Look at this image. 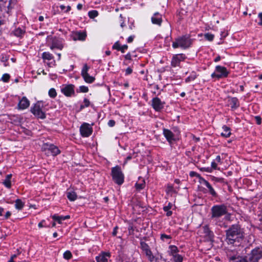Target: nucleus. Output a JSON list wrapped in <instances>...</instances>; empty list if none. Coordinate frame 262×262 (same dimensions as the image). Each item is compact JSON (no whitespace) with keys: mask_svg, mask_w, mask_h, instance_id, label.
Returning a JSON list of instances; mask_svg holds the SVG:
<instances>
[{"mask_svg":"<svg viewBox=\"0 0 262 262\" xmlns=\"http://www.w3.org/2000/svg\"><path fill=\"white\" fill-rule=\"evenodd\" d=\"M226 241L229 244H238L244 238V232L238 225H232L226 230Z\"/></svg>","mask_w":262,"mask_h":262,"instance_id":"obj_1","label":"nucleus"},{"mask_svg":"<svg viewBox=\"0 0 262 262\" xmlns=\"http://www.w3.org/2000/svg\"><path fill=\"white\" fill-rule=\"evenodd\" d=\"M192 40L189 35H185L176 39V41L172 43V47L174 48L181 47L183 48H188L191 44Z\"/></svg>","mask_w":262,"mask_h":262,"instance_id":"obj_2","label":"nucleus"},{"mask_svg":"<svg viewBox=\"0 0 262 262\" xmlns=\"http://www.w3.org/2000/svg\"><path fill=\"white\" fill-rule=\"evenodd\" d=\"M246 257L248 262H259L262 259V248H254Z\"/></svg>","mask_w":262,"mask_h":262,"instance_id":"obj_3","label":"nucleus"},{"mask_svg":"<svg viewBox=\"0 0 262 262\" xmlns=\"http://www.w3.org/2000/svg\"><path fill=\"white\" fill-rule=\"evenodd\" d=\"M211 218H219L227 213V207L224 205H215L211 209Z\"/></svg>","mask_w":262,"mask_h":262,"instance_id":"obj_4","label":"nucleus"},{"mask_svg":"<svg viewBox=\"0 0 262 262\" xmlns=\"http://www.w3.org/2000/svg\"><path fill=\"white\" fill-rule=\"evenodd\" d=\"M112 175L114 182L118 185H121L123 183L124 176L119 166H116L112 169Z\"/></svg>","mask_w":262,"mask_h":262,"instance_id":"obj_5","label":"nucleus"},{"mask_svg":"<svg viewBox=\"0 0 262 262\" xmlns=\"http://www.w3.org/2000/svg\"><path fill=\"white\" fill-rule=\"evenodd\" d=\"M42 149L45 151V154L48 156H55L60 153V150L58 147L53 144L45 143L42 146Z\"/></svg>","mask_w":262,"mask_h":262,"instance_id":"obj_6","label":"nucleus"},{"mask_svg":"<svg viewBox=\"0 0 262 262\" xmlns=\"http://www.w3.org/2000/svg\"><path fill=\"white\" fill-rule=\"evenodd\" d=\"M31 112L38 118L43 119L46 118V114L41 110V106L39 102H37L33 107H31Z\"/></svg>","mask_w":262,"mask_h":262,"instance_id":"obj_7","label":"nucleus"},{"mask_svg":"<svg viewBox=\"0 0 262 262\" xmlns=\"http://www.w3.org/2000/svg\"><path fill=\"white\" fill-rule=\"evenodd\" d=\"M216 73H213L211 74L212 78H216L217 79L226 77L228 74V72L225 67L217 66L215 68Z\"/></svg>","mask_w":262,"mask_h":262,"instance_id":"obj_8","label":"nucleus"},{"mask_svg":"<svg viewBox=\"0 0 262 262\" xmlns=\"http://www.w3.org/2000/svg\"><path fill=\"white\" fill-rule=\"evenodd\" d=\"M200 231L203 234V236L209 242H212L213 241L214 234L210 230L207 225L203 226L201 229Z\"/></svg>","mask_w":262,"mask_h":262,"instance_id":"obj_9","label":"nucleus"},{"mask_svg":"<svg viewBox=\"0 0 262 262\" xmlns=\"http://www.w3.org/2000/svg\"><path fill=\"white\" fill-rule=\"evenodd\" d=\"M81 135L83 137H89L92 133V128L88 123H83L80 128Z\"/></svg>","mask_w":262,"mask_h":262,"instance_id":"obj_10","label":"nucleus"},{"mask_svg":"<svg viewBox=\"0 0 262 262\" xmlns=\"http://www.w3.org/2000/svg\"><path fill=\"white\" fill-rule=\"evenodd\" d=\"M163 105L164 103L161 102L159 98L156 97L152 99V105L156 111H160L163 108Z\"/></svg>","mask_w":262,"mask_h":262,"instance_id":"obj_11","label":"nucleus"},{"mask_svg":"<svg viewBox=\"0 0 262 262\" xmlns=\"http://www.w3.org/2000/svg\"><path fill=\"white\" fill-rule=\"evenodd\" d=\"M72 37L74 40L83 41L85 39L86 34V32H74L72 33Z\"/></svg>","mask_w":262,"mask_h":262,"instance_id":"obj_12","label":"nucleus"},{"mask_svg":"<svg viewBox=\"0 0 262 262\" xmlns=\"http://www.w3.org/2000/svg\"><path fill=\"white\" fill-rule=\"evenodd\" d=\"M29 105V100L26 97H23L19 101L18 107L19 109L24 110L28 107Z\"/></svg>","mask_w":262,"mask_h":262,"instance_id":"obj_13","label":"nucleus"},{"mask_svg":"<svg viewBox=\"0 0 262 262\" xmlns=\"http://www.w3.org/2000/svg\"><path fill=\"white\" fill-rule=\"evenodd\" d=\"M74 86L72 84L68 85L61 89V92L67 96H70L74 93Z\"/></svg>","mask_w":262,"mask_h":262,"instance_id":"obj_14","label":"nucleus"},{"mask_svg":"<svg viewBox=\"0 0 262 262\" xmlns=\"http://www.w3.org/2000/svg\"><path fill=\"white\" fill-rule=\"evenodd\" d=\"M162 21L161 16L160 15L158 12L154 14V16L151 17V22L154 24L160 26Z\"/></svg>","mask_w":262,"mask_h":262,"instance_id":"obj_15","label":"nucleus"},{"mask_svg":"<svg viewBox=\"0 0 262 262\" xmlns=\"http://www.w3.org/2000/svg\"><path fill=\"white\" fill-rule=\"evenodd\" d=\"M182 56L181 55H177L173 56L171 60V66L173 67L179 66L182 61Z\"/></svg>","mask_w":262,"mask_h":262,"instance_id":"obj_16","label":"nucleus"},{"mask_svg":"<svg viewBox=\"0 0 262 262\" xmlns=\"http://www.w3.org/2000/svg\"><path fill=\"white\" fill-rule=\"evenodd\" d=\"M163 134L169 142L170 143L172 141L174 140L173 134L170 130L164 129Z\"/></svg>","mask_w":262,"mask_h":262,"instance_id":"obj_17","label":"nucleus"},{"mask_svg":"<svg viewBox=\"0 0 262 262\" xmlns=\"http://www.w3.org/2000/svg\"><path fill=\"white\" fill-rule=\"evenodd\" d=\"M110 253H103L102 254L97 256L96 259L97 262H107V259L106 257H110Z\"/></svg>","mask_w":262,"mask_h":262,"instance_id":"obj_18","label":"nucleus"},{"mask_svg":"<svg viewBox=\"0 0 262 262\" xmlns=\"http://www.w3.org/2000/svg\"><path fill=\"white\" fill-rule=\"evenodd\" d=\"M232 108H236L239 106L238 99L235 97L230 98L229 100Z\"/></svg>","mask_w":262,"mask_h":262,"instance_id":"obj_19","label":"nucleus"},{"mask_svg":"<svg viewBox=\"0 0 262 262\" xmlns=\"http://www.w3.org/2000/svg\"><path fill=\"white\" fill-rule=\"evenodd\" d=\"M223 129L224 132L221 133V135L223 137H224L226 138L229 137L231 135L230 128L226 125H224L223 126Z\"/></svg>","mask_w":262,"mask_h":262,"instance_id":"obj_20","label":"nucleus"},{"mask_svg":"<svg viewBox=\"0 0 262 262\" xmlns=\"http://www.w3.org/2000/svg\"><path fill=\"white\" fill-rule=\"evenodd\" d=\"M145 253L146 256L147 257L148 260L150 262H157V258L156 257H155V256L153 255L150 250L146 251V252H145Z\"/></svg>","mask_w":262,"mask_h":262,"instance_id":"obj_21","label":"nucleus"},{"mask_svg":"<svg viewBox=\"0 0 262 262\" xmlns=\"http://www.w3.org/2000/svg\"><path fill=\"white\" fill-rule=\"evenodd\" d=\"M82 76L84 81L87 83H91L95 80V78L90 76L88 73L82 75Z\"/></svg>","mask_w":262,"mask_h":262,"instance_id":"obj_22","label":"nucleus"},{"mask_svg":"<svg viewBox=\"0 0 262 262\" xmlns=\"http://www.w3.org/2000/svg\"><path fill=\"white\" fill-rule=\"evenodd\" d=\"M67 198L71 201H74L77 199L76 193L72 191H68L67 192Z\"/></svg>","mask_w":262,"mask_h":262,"instance_id":"obj_23","label":"nucleus"},{"mask_svg":"<svg viewBox=\"0 0 262 262\" xmlns=\"http://www.w3.org/2000/svg\"><path fill=\"white\" fill-rule=\"evenodd\" d=\"M63 46L57 40H53L52 42V46H51L50 48L53 50L55 48H57L60 50H61Z\"/></svg>","mask_w":262,"mask_h":262,"instance_id":"obj_24","label":"nucleus"},{"mask_svg":"<svg viewBox=\"0 0 262 262\" xmlns=\"http://www.w3.org/2000/svg\"><path fill=\"white\" fill-rule=\"evenodd\" d=\"M169 249H170L169 251V254L171 256L174 255L175 254H178V252L179 251L178 248L174 245H171L169 246Z\"/></svg>","mask_w":262,"mask_h":262,"instance_id":"obj_25","label":"nucleus"},{"mask_svg":"<svg viewBox=\"0 0 262 262\" xmlns=\"http://www.w3.org/2000/svg\"><path fill=\"white\" fill-rule=\"evenodd\" d=\"M24 206V203L20 200L17 199L15 201V207L18 210H21Z\"/></svg>","mask_w":262,"mask_h":262,"instance_id":"obj_26","label":"nucleus"},{"mask_svg":"<svg viewBox=\"0 0 262 262\" xmlns=\"http://www.w3.org/2000/svg\"><path fill=\"white\" fill-rule=\"evenodd\" d=\"M24 33L25 31L20 28L16 29L13 32L14 35L17 37H21Z\"/></svg>","mask_w":262,"mask_h":262,"instance_id":"obj_27","label":"nucleus"},{"mask_svg":"<svg viewBox=\"0 0 262 262\" xmlns=\"http://www.w3.org/2000/svg\"><path fill=\"white\" fill-rule=\"evenodd\" d=\"M172 260L174 262H182L183 261V257L182 255L178 254L172 255Z\"/></svg>","mask_w":262,"mask_h":262,"instance_id":"obj_28","label":"nucleus"},{"mask_svg":"<svg viewBox=\"0 0 262 262\" xmlns=\"http://www.w3.org/2000/svg\"><path fill=\"white\" fill-rule=\"evenodd\" d=\"M140 246L141 249L143 250V251H144V252H146V251H149L150 249H149L148 245L145 243L144 242H140Z\"/></svg>","mask_w":262,"mask_h":262,"instance_id":"obj_29","label":"nucleus"},{"mask_svg":"<svg viewBox=\"0 0 262 262\" xmlns=\"http://www.w3.org/2000/svg\"><path fill=\"white\" fill-rule=\"evenodd\" d=\"M88 15L91 18H94L98 16V12L96 10H92L89 12Z\"/></svg>","mask_w":262,"mask_h":262,"instance_id":"obj_30","label":"nucleus"},{"mask_svg":"<svg viewBox=\"0 0 262 262\" xmlns=\"http://www.w3.org/2000/svg\"><path fill=\"white\" fill-rule=\"evenodd\" d=\"M42 56L43 59L49 60H51L53 58L52 55L48 52L43 53Z\"/></svg>","mask_w":262,"mask_h":262,"instance_id":"obj_31","label":"nucleus"},{"mask_svg":"<svg viewBox=\"0 0 262 262\" xmlns=\"http://www.w3.org/2000/svg\"><path fill=\"white\" fill-rule=\"evenodd\" d=\"M72 257V254L71 252L69 250L66 251L63 254V257L66 259L69 260L71 259Z\"/></svg>","mask_w":262,"mask_h":262,"instance_id":"obj_32","label":"nucleus"},{"mask_svg":"<svg viewBox=\"0 0 262 262\" xmlns=\"http://www.w3.org/2000/svg\"><path fill=\"white\" fill-rule=\"evenodd\" d=\"M234 258H232V259H233ZM234 262H248V260L246 257H237V258H234Z\"/></svg>","mask_w":262,"mask_h":262,"instance_id":"obj_33","label":"nucleus"},{"mask_svg":"<svg viewBox=\"0 0 262 262\" xmlns=\"http://www.w3.org/2000/svg\"><path fill=\"white\" fill-rule=\"evenodd\" d=\"M145 182L144 180L142 181V183L140 184L136 183V188L138 190H140L143 189L145 187Z\"/></svg>","mask_w":262,"mask_h":262,"instance_id":"obj_34","label":"nucleus"},{"mask_svg":"<svg viewBox=\"0 0 262 262\" xmlns=\"http://www.w3.org/2000/svg\"><path fill=\"white\" fill-rule=\"evenodd\" d=\"M57 93L55 90L53 88L51 89L49 91V95L51 98H55L56 96Z\"/></svg>","mask_w":262,"mask_h":262,"instance_id":"obj_35","label":"nucleus"},{"mask_svg":"<svg viewBox=\"0 0 262 262\" xmlns=\"http://www.w3.org/2000/svg\"><path fill=\"white\" fill-rule=\"evenodd\" d=\"M204 37L207 40L212 41L213 39L214 35L210 33H206L204 35Z\"/></svg>","mask_w":262,"mask_h":262,"instance_id":"obj_36","label":"nucleus"},{"mask_svg":"<svg viewBox=\"0 0 262 262\" xmlns=\"http://www.w3.org/2000/svg\"><path fill=\"white\" fill-rule=\"evenodd\" d=\"M89 69V67L88 66V65L86 64H85L83 66V67L81 71V75H83L85 74L88 73V71Z\"/></svg>","mask_w":262,"mask_h":262,"instance_id":"obj_37","label":"nucleus"},{"mask_svg":"<svg viewBox=\"0 0 262 262\" xmlns=\"http://www.w3.org/2000/svg\"><path fill=\"white\" fill-rule=\"evenodd\" d=\"M10 79V75L8 74H5L3 75L2 77V80L5 82H7L9 81Z\"/></svg>","mask_w":262,"mask_h":262,"instance_id":"obj_38","label":"nucleus"},{"mask_svg":"<svg viewBox=\"0 0 262 262\" xmlns=\"http://www.w3.org/2000/svg\"><path fill=\"white\" fill-rule=\"evenodd\" d=\"M3 184L5 185L6 187H7L8 188H10L11 186V181L10 180L5 179L4 181L3 182Z\"/></svg>","mask_w":262,"mask_h":262,"instance_id":"obj_39","label":"nucleus"},{"mask_svg":"<svg viewBox=\"0 0 262 262\" xmlns=\"http://www.w3.org/2000/svg\"><path fill=\"white\" fill-rule=\"evenodd\" d=\"M200 180H201V183L204 184V185H206V186L208 188L209 187H211V185L209 183V182L208 181H207L206 180H205L204 179L202 178H200Z\"/></svg>","mask_w":262,"mask_h":262,"instance_id":"obj_40","label":"nucleus"},{"mask_svg":"<svg viewBox=\"0 0 262 262\" xmlns=\"http://www.w3.org/2000/svg\"><path fill=\"white\" fill-rule=\"evenodd\" d=\"M80 92L82 93H86L89 91V89L85 86H80L79 87Z\"/></svg>","mask_w":262,"mask_h":262,"instance_id":"obj_41","label":"nucleus"},{"mask_svg":"<svg viewBox=\"0 0 262 262\" xmlns=\"http://www.w3.org/2000/svg\"><path fill=\"white\" fill-rule=\"evenodd\" d=\"M52 219L58 222V223L59 224H61V217H60V216H58V215H54L52 216Z\"/></svg>","mask_w":262,"mask_h":262,"instance_id":"obj_42","label":"nucleus"},{"mask_svg":"<svg viewBox=\"0 0 262 262\" xmlns=\"http://www.w3.org/2000/svg\"><path fill=\"white\" fill-rule=\"evenodd\" d=\"M120 48H121V46L118 41H117L116 42H115L113 46V49H116L118 51L120 50Z\"/></svg>","mask_w":262,"mask_h":262,"instance_id":"obj_43","label":"nucleus"},{"mask_svg":"<svg viewBox=\"0 0 262 262\" xmlns=\"http://www.w3.org/2000/svg\"><path fill=\"white\" fill-rule=\"evenodd\" d=\"M208 189H209V191L210 193L212 196H216V193L215 192V191H214L213 188L212 187V186L209 187Z\"/></svg>","mask_w":262,"mask_h":262,"instance_id":"obj_44","label":"nucleus"},{"mask_svg":"<svg viewBox=\"0 0 262 262\" xmlns=\"http://www.w3.org/2000/svg\"><path fill=\"white\" fill-rule=\"evenodd\" d=\"M172 204L171 203H169L167 206H165L163 207V210L165 211H167L169 210L172 207Z\"/></svg>","mask_w":262,"mask_h":262,"instance_id":"obj_45","label":"nucleus"},{"mask_svg":"<svg viewBox=\"0 0 262 262\" xmlns=\"http://www.w3.org/2000/svg\"><path fill=\"white\" fill-rule=\"evenodd\" d=\"M166 191L167 193L173 192L174 190L173 187L171 185H168L167 187Z\"/></svg>","mask_w":262,"mask_h":262,"instance_id":"obj_46","label":"nucleus"},{"mask_svg":"<svg viewBox=\"0 0 262 262\" xmlns=\"http://www.w3.org/2000/svg\"><path fill=\"white\" fill-rule=\"evenodd\" d=\"M255 119L257 124L259 125V124H261V119L260 117H259V116H255Z\"/></svg>","mask_w":262,"mask_h":262,"instance_id":"obj_47","label":"nucleus"},{"mask_svg":"<svg viewBox=\"0 0 262 262\" xmlns=\"http://www.w3.org/2000/svg\"><path fill=\"white\" fill-rule=\"evenodd\" d=\"M161 238L162 240H164V238L170 239V238H171V236L169 235H166L165 234H161Z\"/></svg>","mask_w":262,"mask_h":262,"instance_id":"obj_48","label":"nucleus"},{"mask_svg":"<svg viewBox=\"0 0 262 262\" xmlns=\"http://www.w3.org/2000/svg\"><path fill=\"white\" fill-rule=\"evenodd\" d=\"M128 48L127 45H124L122 46H121L120 49L119 51H121L122 53L124 52V50L127 49Z\"/></svg>","mask_w":262,"mask_h":262,"instance_id":"obj_49","label":"nucleus"},{"mask_svg":"<svg viewBox=\"0 0 262 262\" xmlns=\"http://www.w3.org/2000/svg\"><path fill=\"white\" fill-rule=\"evenodd\" d=\"M115 124V121L114 120H110L108 122V125L110 127H113Z\"/></svg>","mask_w":262,"mask_h":262,"instance_id":"obj_50","label":"nucleus"},{"mask_svg":"<svg viewBox=\"0 0 262 262\" xmlns=\"http://www.w3.org/2000/svg\"><path fill=\"white\" fill-rule=\"evenodd\" d=\"M190 176L191 177H194V176H196L197 177H199V178H201L200 174H198L197 173H196L195 172H194V171H191L190 172Z\"/></svg>","mask_w":262,"mask_h":262,"instance_id":"obj_51","label":"nucleus"},{"mask_svg":"<svg viewBox=\"0 0 262 262\" xmlns=\"http://www.w3.org/2000/svg\"><path fill=\"white\" fill-rule=\"evenodd\" d=\"M6 3V0H0V8L5 7V4Z\"/></svg>","mask_w":262,"mask_h":262,"instance_id":"obj_52","label":"nucleus"},{"mask_svg":"<svg viewBox=\"0 0 262 262\" xmlns=\"http://www.w3.org/2000/svg\"><path fill=\"white\" fill-rule=\"evenodd\" d=\"M133 72L132 69L130 68H127L126 70H125V74L126 75H129L130 74Z\"/></svg>","mask_w":262,"mask_h":262,"instance_id":"obj_53","label":"nucleus"},{"mask_svg":"<svg viewBox=\"0 0 262 262\" xmlns=\"http://www.w3.org/2000/svg\"><path fill=\"white\" fill-rule=\"evenodd\" d=\"M84 104H85V106L86 107H88L90 105V101L88 99H87L86 98H85L84 99Z\"/></svg>","mask_w":262,"mask_h":262,"instance_id":"obj_54","label":"nucleus"},{"mask_svg":"<svg viewBox=\"0 0 262 262\" xmlns=\"http://www.w3.org/2000/svg\"><path fill=\"white\" fill-rule=\"evenodd\" d=\"M258 17L260 20V21L258 23V25L262 26V13H259L258 14Z\"/></svg>","mask_w":262,"mask_h":262,"instance_id":"obj_55","label":"nucleus"},{"mask_svg":"<svg viewBox=\"0 0 262 262\" xmlns=\"http://www.w3.org/2000/svg\"><path fill=\"white\" fill-rule=\"evenodd\" d=\"M118 228V227L117 226H116L114 228V230H113V232L112 233V234H113V236H116V235Z\"/></svg>","mask_w":262,"mask_h":262,"instance_id":"obj_56","label":"nucleus"},{"mask_svg":"<svg viewBox=\"0 0 262 262\" xmlns=\"http://www.w3.org/2000/svg\"><path fill=\"white\" fill-rule=\"evenodd\" d=\"M134 36H129L128 39H127V42L128 43H130L133 41V39H134Z\"/></svg>","mask_w":262,"mask_h":262,"instance_id":"obj_57","label":"nucleus"},{"mask_svg":"<svg viewBox=\"0 0 262 262\" xmlns=\"http://www.w3.org/2000/svg\"><path fill=\"white\" fill-rule=\"evenodd\" d=\"M211 166L213 169H216L217 168V164L215 162H212L211 163Z\"/></svg>","mask_w":262,"mask_h":262,"instance_id":"obj_58","label":"nucleus"},{"mask_svg":"<svg viewBox=\"0 0 262 262\" xmlns=\"http://www.w3.org/2000/svg\"><path fill=\"white\" fill-rule=\"evenodd\" d=\"M125 58L127 60H130L131 59V55L130 53H128L125 56Z\"/></svg>","mask_w":262,"mask_h":262,"instance_id":"obj_59","label":"nucleus"},{"mask_svg":"<svg viewBox=\"0 0 262 262\" xmlns=\"http://www.w3.org/2000/svg\"><path fill=\"white\" fill-rule=\"evenodd\" d=\"M196 78V76L189 77L187 78L186 81H190L191 80H194Z\"/></svg>","mask_w":262,"mask_h":262,"instance_id":"obj_60","label":"nucleus"},{"mask_svg":"<svg viewBox=\"0 0 262 262\" xmlns=\"http://www.w3.org/2000/svg\"><path fill=\"white\" fill-rule=\"evenodd\" d=\"M60 216L61 217V220H65L66 219H69L70 217V215H66V216Z\"/></svg>","mask_w":262,"mask_h":262,"instance_id":"obj_61","label":"nucleus"},{"mask_svg":"<svg viewBox=\"0 0 262 262\" xmlns=\"http://www.w3.org/2000/svg\"><path fill=\"white\" fill-rule=\"evenodd\" d=\"M11 215V212L7 211L5 214V219H7Z\"/></svg>","mask_w":262,"mask_h":262,"instance_id":"obj_62","label":"nucleus"},{"mask_svg":"<svg viewBox=\"0 0 262 262\" xmlns=\"http://www.w3.org/2000/svg\"><path fill=\"white\" fill-rule=\"evenodd\" d=\"M45 222V220H42L41 222H40L39 224H38V227L39 228H41V227H43V225L42 224L43 222Z\"/></svg>","mask_w":262,"mask_h":262,"instance_id":"obj_63","label":"nucleus"},{"mask_svg":"<svg viewBox=\"0 0 262 262\" xmlns=\"http://www.w3.org/2000/svg\"><path fill=\"white\" fill-rule=\"evenodd\" d=\"M77 8L78 10H81L82 8V5L81 4H78Z\"/></svg>","mask_w":262,"mask_h":262,"instance_id":"obj_64","label":"nucleus"}]
</instances>
